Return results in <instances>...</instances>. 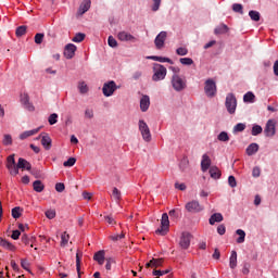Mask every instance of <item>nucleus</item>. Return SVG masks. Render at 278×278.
I'll return each instance as SVG.
<instances>
[{"label": "nucleus", "instance_id": "423d86ee", "mask_svg": "<svg viewBox=\"0 0 278 278\" xmlns=\"http://www.w3.org/2000/svg\"><path fill=\"white\" fill-rule=\"evenodd\" d=\"M185 210L190 214H199V212H203V205L199 201L192 200L186 203Z\"/></svg>", "mask_w": 278, "mask_h": 278}, {"label": "nucleus", "instance_id": "c9c22d12", "mask_svg": "<svg viewBox=\"0 0 278 278\" xmlns=\"http://www.w3.org/2000/svg\"><path fill=\"white\" fill-rule=\"evenodd\" d=\"M15 34L18 38H21V36H25V34H27V26H18Z\"/></svg>", "mask_w": 278, "mask_h": 278}, {"label": "nucleus", "instance_id": "a18cd8bd", "mask_svg": "<svg viewBox=\"0 0 278 278\" xmlns=\"http://www.w3.org/2000/svg\"><path fill=\"white\" fill-rule=\"evenodd\" d=\"M2 143L4 147H10V144H12V135H4Z\"/></svg>", "mask_w": 278, "mask_h": 278}, {"label": "nucleus", "instance_id": "412c9836", "mask_svg": "<svg viewBox=\"0 0 278 278\" xmlns=\"http://www.w3.org/2000/svg\"><path fill=\"white\" fill-rule=\"evenodd\" d=\"M229 31V26L226 24H220L214 29L215 36H222L223 34H227Z\"/></svg>", "mask_w": 278, "mask_h": 278}, {"label": "nucleus", "instance_id": "aec40b11", "mask_svg": "<svg viewBox=\"0 0 278 278\" xmlns=\"http://www.w3.org/2000/svg\"><path fill=\"white\" fill-rule=\"evenodd\" d=\"M91 3L92 2L90 0H83L80 7L78 9L79 14H86V12H88L90 10Z\"/></svg>", "mask_w": 278, "mask_h": 278}, {"label": "nucleus", "instance_id": "1a4fd4ad", "mask_svg": "<svg viewBox=\"0 0 278 278\" xmlns=\"http://www.w3.org/2000/svg\"><path fill=\"white\" fill-rule=\"evenodd\" d=\"M168 37V33L166 31H161L154 39V45L156 49H164V45L166 42V38Z\"/></svg>", "mask_w": 278, "mask_h": 278}, {"label": "nucleus", "instance_id": "6e6d98bb", "mask_svg": "<svg viewBox=\"0 0 278 278\" xmlns=\"http://www.w3.org/2000/svg\"><path fill=\"white\" fill-rule=\"evenodd\" d=\"M18 164L13 165L12 167H9L8 170L10 172V175L16 176L18 175Z\"/></svg>", "mask_w": 278, "mask_h": 278}, {"label": "nucleus", "instance_id": "3c124183", "mask_svg": "<svg viewBox=\"0 0 278 278\" xmlns=\"http://www.w3.org/2000/svg\"><path fill=\"white\" fill-rule=\"evenodd\" d=\"M245 129H247V125L242 123H239L233 127V131L236 132L244 131Z\"/></svg>", "mask_w": 278, "mask_h": 278}, {"label": "nucleus", "instance_id": "9b49d317", "mask_svg": "<svg viewBox=\"0 0 278 278\" xmlns=\"http://www.w3.org/2000/svg\"><path fill=\"white\" fill-rule=\"evenodd\" d=\"M76 51H77V46H75L74 43L66 45L64 49V55L66 60H73V58H75Z\"/></svg>", "mask_w": 278, "mask_h": 278}, {"label": "nucleus", "instance_id": "7ed1b4c3", "mask_svg": "<svg viewBox=\"0 0 278 278\" xmlns=\"http://www.w3.org/2000/svg\"><path fill=\"white\" fill-rule=\"evenodd\" d=\"M227 112L230 114H236V108H238V100L233 93H228L225 102Z\"/></svg>", "mask_w": 278, "mask_h": 278}, {"label": "nucleus", "instance_id": "6e6552de", "mask_svg": "<svg viewBox=\"0 0 278 278\" xmlns=\"http://www.w3.org/2000/svg\"><path fill=\"white\" fill-rule=\"evenodd\" d=\"M191 240H192V235L190 232H182L179 241L180 249H184L185 251L187 249H190Z\"/></svg>", "mask_w": 278, "mask_h": 278}, {"label": "nucleus", "instance_id": "69168bd1", "mask_svg": "<svg viewBox=\"0 0 278 278\" xmlns=\"http://www.w3.org/2000/svg\"><path fill=\"white\" fill-rule=\"evenodd\" d=\"M250 269H251V264L244 263V264H243V268H242L243 275H249Z\"/></svg>", "mask_w": 278, "mask_h": 278}, {"label": "nucleus", "instance_id": "0e129e2a", "mask_svg": "<svg viewBox=\"0 0 278 278\" xmlns=\"http://www.w3.org/2000/svg\"><path fill=\"white\" fill-rule=\"evenodd\" d=\"M65 186H64V182H58L56 185H55V190H56V192H64V190H65Z\"/></svg>", "mask_w": 278, "mask_h": 278}, {"label": "nucleus", "instance_id": "338daca9", "mask_svg": "<svg viewBox=\"0 0 278 278\" xmlns=\"http://www.w3.org/2000/svg\"><path fill=\"white\" fill-rule=\"evenodd\" d=\"M148 60H154V62H166L164 56H148Z\"/></svg>", "mask_w": 278, "mask_h": 278}, {"label": "nucleus", "instance_id": "a19ab883", "mask_svg": "<svg viewBox=\"0 0 278 278\" xmlns=\"http://www.w3.org/2000/svg\"><path fill=\"white\" fill-rule=\"evenodd\" d=\"M68 240H71V236L66 232H64L61 236V247H66V244H68Z\"/></svg>", "mask_w": 278, "mask_h": 278}, {"label": "nucleus", "instance_id": "37998d69", "mask_svg": "<svg viewBox=\"0 0 278 278\" xmlns=\"http://www.w3.org/2000/svg\"><path fill=\"white\" fill-rule=\"evenodd\" d=\"M217 140H219V142H229V135L225 131H222L218 135Z\"/></svg>", "mask_w": 278, "mask_h": 278}, {"label": "nucleus", "instance_id": "8fccbe9b", "mask_svg": "<svg viewBox=\"0 0 278 278\" xmlns=\"http://www.w3.org/2000/svg\"><path fill=\"white\" fill-rule=\"evenodd\" d=\"M49 125H55L58 123V113H52L48 118Z\"/></svg>", "mask_w": 278, "mask_h": 278}, {"label": "nucleus", "instance_id": "c85d7f7f", "mask_svg": "<svg viewBox=\"0 0 278 278\" xmlns=\"http://www.w3.org/2000/svg\"><path fill=\"white\" fill-rule=\"evenodd\" d=\"M188 166H190V161H188V157H184L179 164L180 170H182V173H186V170H188Z\"/></svg>", "mask_w": 278, "mask_h": 278}, {"label": "nucleus", "instance_id": "4468645a", "mask_svg": "<svg viewBox=\"0 0 278 278\" xmlns=\"http://www.w3.org/2000/svg\"><path fill=\"white\" fill-rule=\"evenodd\" d=\"M210 166H212V160L210 159V155L203 154L202 161H201V169L203 173H206V170H210Z\"/></svg>", "mask_w": 278, "mask_h": 278}, {"label": "nucleus", "instance_id": "6ab92c4d", "mask_svg": "<svg viewBox=\"0 0 278 278\" xmlns=\"http://www.w3.org/2000/svg\"><path fill=\"white\" fill-rule=\"evenodd\" d=\"M40 131V128H35L33 130H26L20 135V140H27L31 136H36Z\"/></svg>", "mask_w": 278, "mask_h": 278}, {"label": "nucleus", "instance_id": "4c0bfd02", "mask_svg": "<svg viewBox=\"0 0 278 278\" xmlns=\"http://www.w3.org/2000/svg\"><path fill=\"white\" fill-rule=\"evenodd\" d=\"M112 198L114 199V201H119L122 199V193L121 190H118V188H113Z\"/></svg>", "mask_w": 278, "mask_h": 278}, {"label": "nucleus", "instance_id": "bf43d9fd", "mask_svg": "<svg viewBox=\"0 0 278 278\" xmlns=\"http://www.w3.org/2000/svg\"><path fill=\"white\" fill-rule=\"evenodd\" d=\"M46 217L49 218V220H53V218L55 217V210L46 211Z\"/></svg>", "mask_w": 278, "mask_h": 278}, {"label": "nucleus", "instance_id": "c756f323", "mask_svg": "<svg viewBox=\"0 0 278 278\" xmlns=\"http://www.w3.org/2000/svg\"><path fill=\"white\" fill-rule=\"evenodd\" d=\"M249 16L251 21H254L255 23L260 22V18H262V15L260 14V12L253 11V10L249 12Z\"/></svg>", "mask_w": 278, "mask_h": 278}, {"label": "nucleus", "instance_id": "2f4dec72", "mask_svg": "<svg viewBox=\"0 0 278 278\" xmlns=\"http://www.w3.org/2000/svg\"><path fill=\"white\" fill-rule=\"evenodd\" d=\"M21 212H23V208H21V206H15L14 208H12L11 214L13 218L16 219V218H21V215H22Z\"/></svg>", "mask_w": 278, "mask_h": 278}, {"label": "nucleus", "instance_id": "774afa93", "mask_svg": "<svg viewBox=\"0 0 278 278\" xmlns=\"http://www.w3.org/2000/svg\"><path fill=\"white\" fill-rule=\"evenodd\" d=\"M11 238L12 240H18L21 238V230H13Z\"/></svg>", "mask_w": 278, "mask_h": 278}, {"label": "nucleus", "instance_id": "5fc2aeb1", "mask_svg": "<svg viewBox=\"0 0 278 278\" xmlns=\"http://www.w3.org/2000/svg\"><path fill=\"white\" fill-rule=\"evenodd\" d=\"M109 47H112L113 49L118 47V41H116L112 36L108 39Z\"/></svg>", "mask_w": 278, "mask_h": 278}, {"label": "nucleus", "instance_id": "473e14b6", "mask_svg": "<svg viewBox=\"0 0 278 278\" xmlns=\"http://www.w3.org/2000/svg\"><path fill=\"white\" fill-rule=\"evenodd\" d=\"M161 225H163V227H170V220L168 219L167 213L162 214Z\"/></svg>", "mask_w": 278, "mask_h": 278}, {"label": "nucleus", "instance_id": "49530a36", "mask_svg": "<svg viewBox=\"0 0 278 278\" xmlns=\"http://www.w3.org/2000/svg\"><path fill=\"white\" fill-rule=\"evenodd\" d=\"M78 90L80 92V94H86V92H88V85H86V83H79L78 85Z\"/></svg>", "mask_w": 278, "mask_h": 278}, {"label": "nucleus", "instance_id": "c03bdc74", "mask_svg": "<svg viewBox=\"0 0 278 278\" xmlns=\"http://www.w3.org/2000/svg\"><path fill=\"white\" fill-rule=\"evenodd\" d=\"M262 131H263V128L260 125H254L252 127V136H260V134H262Z\"/></svg>", "mask_w": 278, "mask_h": 278}, {"label": "nucleus", "instance_id": "680f3d73", "mask_svg": "<svg viewBox=\"0 0 278 278\" xmlns=\"http://www.w3.org/2000/svg\"><path fill=\"white\" fill-rule=\"evenodd\" d=\"M177 55H188V49L180 47L176 50Z\"/></svg>", "mask_w": 278, "mask_h": 278}, {"label": "nucleus", "instance_id": "9d476101", "mask_svg": "<svg viewBox=\"0 0 278 278\" xmlns=\"http://www.w3.org/2000/svg\"><path fill=\"white\" fill-rule=\"evenodd\" d=\"M118 40L122 42H138V38H136L134 35L123 30L117 34Z\"/></svg>", "mask_w": 278, "mask_h": 278}, {"label": "nucleus", "instance_id": "72a5a7b5", "mask_svg": "<svg viewBox=\"0 0 278 278\" xmlns=\"http://www.w3.org/2000/svg\"><path fill=\"white\" fill-rule=\"evenodd\" d=\"M3 249H7L8 251H16V247H14V244H12L11 242H9L8 240L4 239V241H2V245Z\"/></svg>", "mask_w": 278, "mask_h": 278}, {"label": "nucleus", "instance_id": "f8f14e48", "mask_svg": "<svg viewBox=\"0 0 278 278\" xmlns=\"http://www.w3.org/2000/svg\"><path fill=\"white\" fill-rule=\"evenodd\" d=\"M41 138V144L42 147L46 149V151H49L51 149V144H52V140H51V137H49V135L47 134H41L37 140H40Z\"/></svg>", "mask_w": 278, "mask_h": 278}, {"label": "nucleus", "instance_id": "a211bd4d", "mask_svg": "<svg viewBox=\"0 0 278 278\" xmlns=\"http://www.w3.org/2000/svg\"><path fill=\"white\" fill-rule=\"evenodd\" d=\"M17 168H22V169L26 168V170H31V163L23 157H20L17 162Z\"/></svg>", "mask_w": 278, "mask_h": 278}, {"label": "nucleus", "instance_id": "f704fd0d", "mask_svg": "<svg viewBox=\"0 0 278 278\" xmlns=\"http://www.w3.org/2000/svg\"><path fill=\"white\" fill-rule=\"evenodd\" d=\"M76 268H77V273H78V277H81L80 274V268H81V254L79 255V252H77L76 254Z\"/></svg>", "mask_w": 278, "mask_h": 278}, {"label": "nucleus", "instance_id": "dca6fc26", "mask_svg": "<svg viewBox=\"0 0 278 278\" xmlns=\"http://www.w3.org/2000/svg\"><path fill=\"white\" fill-rule=\"evenodd\" d=\"M164 264V258H152L146 264V268H160Z\"/></svg>", "mask_w": 278, "mask_h": 278}, {"label": "nucleus", "instance_id": "58836bf2", "mask_svg": "<svg viewBox=\"0 0 278 278\" xmlns=\"http://www.w3.org/2000/svg\"><path fill=\"white\" fill-rule=\"evenodd\" d=\"M12 166H16V161L14 160V154L9 155L7 159V168H12Z\"/></svg>", "mask_w": 278, "mask_h": 278}, {"label": "nucleus", "instance_id": "393cba45", "mask_svg": "<svg viewBox=\"0 0 278 278\" xmlns=\"http://www.w3.org/2000/svg\"><path fill=\"white\" fill-rule=\"evenodd\" d=\"M208 173L212 179H220V169H218V167L216 166L211 167Z\"/></svg>", "mask_w": 278, "mask_h": 278}, {"label": "nucleus", "instance_id": "7c9ffc66", "mask_svg": "<svg viewBox=\"0 0 278 278\" xmlns=\"http://www.w3.org/2000/svg\"><path fill=\"white\" fill-rule=\"evenodd\" d=\"M86 40V34L78 33L72 38V42H84Z\"/></svg>", "mask_w": 278, "mask_h": 278}, {"label": "nucleus", "instance_id": "b1692460", "mask_svg": "<svg viewBox=\"0 0 278 278\" xmlns=\"http://www.w3.org/2000/svg\"><path fill=\"white\" fill-rule=\"evenodd\" d=\"M229 266L230 268H236V266H238V252L232 251L230 258H229Z\"/></svg>", "mask_w": 278, "mask_h": 278}, {"label": "nucleus", "instance_id": "f257e3e1", "mask_svg": "<svg viewBox=\"0 0 278 278\" xmlns=\"http://www.w3.org/2000/svg\"><path fill=\"white\" fill-rule=\"evenodd\" d=\"M152 81H162L166 79L167 71L164 65L155 63L153 66Z\"/></svg>", "mask_w": 278, "mask_h": 278}, {"label": "nucleus", "instance_id": "79ce46f5", "mask_svg": "<svg viewBox=\"0 0 278 278\" xmlns=\"http://www.w3.org/2000/svg\"><path fill=\"white\" fill-rule=\"evenodd\" d=\"M232 10L238 14H244V7H242L240 3L232 4Z\"/></svg>", "mask_w": 278, "mask_h": 278}, {"label": "nucleus", "instance_id": "2eb2a0df", "mask_svg": "<svg viewBox=\"0 0 278 278\" xmlns=\"http://www.w3.org/2000/svg\"><path fill=\"white\" fill-rule=\"evenodd\" d=\"M151 105V99L149 96H142L140 100V110L141 112H147L149 110V106Z\"/></svg>", "mask_w": 278, "mask_h": 278}, {"label": "nucleus", "instance_id": "e433bc0d", "mask_svg": "<svg viewBox=\"0 0 278 278\" xmlns=\"http://www.w3.org/2000/svg\"><path fill=\"white\" fill-rule=\"evenodd\" d=\"M179 62L184 66H192V64H194V61L191 58H181Z\"/></svg>", "mask_w": 278, "mask_h": 278}, {"label": "nucleus", "instance_id": "09e8293b", "mask_svg": "<svg viewBox=\"0 0 278 278\" xmlns=\"http://www.w3.org/2000/svg\"><path fill=\"white\" fill-rule=\"evenodd\" d=\"M42 40H45V34L38 33L35 35L36 45H42Z\"/></svg>", "mask_w": 278, "mask_h": 278}, {"label": "nucleus", "instance_id": "052dcab7", "mask_svg": "<svg viewBox=\"0 0 278 278\" xmlns=\"http://www.w3.org/2000/svg\"><path fill=\"white\" fill-rule=\"evenodd\" d=\"M228 184H229L230 188H236V186H238V182L236 181L235 176H229L228 177Z\"/></svg>", "mask_w": 278, "mask_h": 278}, {"label": "nucleus", "instance_id": "de8ad7c7", "mask_svg": "<svg viewBox=\"0 0 278 278\" xmlns=\"http://www.w3.org/2000/svg\"><path fill=\"white\" fill-rule=\"evenodd\" d=\"M168 273H170V270H168V269H166V270L154 269L152 274L154 275V277L160 278V277H163V275H168Z\"/></svg>", "mask_w": 278, "mask_h": 278}, {"label": "nucleus", "instance_id": "f3484780", "mask_svg": "<svg viewBox=\"0 0 278 278\" xmlns=\"http://www.w3.org/2000/svg\"><path fill=\"white\" fill-rule=\"evenodd\" d=\"M93 260H94V262H98V264H100V266H103V264L105 262V251H103V250L98 251L93 255Z\"/></svg>", "mask_w": 278, "mask_h": 278}, {"label": "nucleus", "instance_id": "ddd939ff", "mask_svg": "<svg viewBox=\"0 0 278 278\" xmlns=\"http://www.w3.org/2000/svg\"><path fill=\"white\" fill-rule=\"evenodd\" d=\"M264 132H265V136H267L268 138H271V136H275L276 129H275V122L273 119H269L267 122Z\"/></svg>", "mask_w": 278, "mask_h": 278}, {"label": "nucleus", "instance_id": "864d4df0", "mask_svg": "<svg viewBox=\"0 0 278 278\" xmlns=\"http://www.w3.org/2000/svg\"><path fill=\"white\" fill-rule=\"evenodd\" d=\"M21 266H22V268H24V270H27L28 273H30L29 271V261H27V258L21 260Z\"/></svg>", "mask_w": 278, "mask_h": 278}, {"label": "nucleus", "instance_id": "e2e57ef3", "mask_svg": "<svg viewBox=\"0 0 278 278\" xmlns=\"http://www.w3.org/2000/svg\"><path fill=\"white\" fill-rule=\"evenodd\" d=\"M226 231L227 228L225 227V225L222 224L217 227V233H219V236H225Z\"/></svg>", "mask_w": 278, "mask_h": 278}, {"label": "nucleus", "instance_id": "4be33fe9", "mask_svg": "<svg viewBox=\"0 0 278 278\" xmlns=\"http://www.w3.org/2000/svg\"><path fill=\"white\" fill-rule=\"evenodd\" d=\"M210 225H216V223H223V214L220 213H214L210 219H208Z\"/></svg>", "mask_w": 278, "mask_h": 278}, {"label": "nucleus", "instance_id": "a878e982", "mask_svg": "<svg viewBox=\"0 0 278 278\" xmlns=\"http://www.w3.org/2000/svg\"><path fill=\"white\" fill-rule=\"evenodd\" d=\"M33 188L35 192H42L45 190V184L41 180H35L33 182Z\"/></svg>", "mask_w": 278, "mask_h": 278}, {"label": "nucleus", "instance_id": "13d9d810", "mask_svg": "<svg viewBox=\"0 0 278 278\" xmlns=\"http://www.w3.org/2000/svg\"><path fill=\"white\" fill-rule=\"evenodd\" d=\"M153 5H152V11L157 12L160 10V5L162 4V0H152Z\"/></svg>", "mask_w": 278, "mask_h": 278}, {"label": "nucleus", "instance_id": "bb28decb", "mask_svg": "<svg viewBox=\"0 0 278 278\" xmlns=\"http://www.w3.org/2000/svg\"><path fill=\"white\" fill-rule=\"evenodd\" d=\"M236 233L237 236H239V238L237 239V243L238 244L244 243V239L247 238V232H244V230L242 229H237Z\"/></svg>", "mask_w": 278, "mask_h": 278}, {"label": "nucleus", "instance_id": "0eeeda50", "mask_svg": "<svg viewBox=\"0 0 278 278\" xmlns=\"http://www.w3.org/2000/svg\"><path fill=\"white\" fill-rule=\"evenodd\" d=\"M116 90H118V87L116 86V83L114 80L104 83L102 87V93L104 94V97H112V94H114Z\"/></svg>", "mask_w": 278, "mask_h": 278}, {"label": "nucleus", "instance_id": "5701e85b", "mask_svg": "<svg viewBox=\"0 0 278 278\" xmlns=\"http://www.w3.org/2000/svg\"><path fill=\"white\" fill-rule=\"evenodd\" d=\"M257 151H260V144H257V143H251L248 148H247V150H245V152H247V155H255V153H257Z\"/></svg>", "mask_w": 278, "mask_h": 278}, {"label": "nucleus", "instance_id": "603ef678", "mask_svg": "<svg viewBox=\"0 0 278 278\" xmlns=\"http://www.w3.org/2000/svg\"><path fill=\"white\" fill-rule=\"evenodd\" d=\"M77 162V159L75 157H70L67 161H65L63 163V166L65 167H71V166H75V163Z\"/></svg>", "mask_w": 278, "mask_h": 278}, {"label": "nucleus", "instance_id": "4d7b16f0", "mask_svg": "<svg viewBox=\"0 0 278 278\" xmlns=\"http://www.w3.org/2000/svg\"><path fill=\"white\" fill-rule=\"evenodd\" d=\"M85 118H94V111L92 109H86L85 111Z\"/></svg>", "mask_w": 278, "mask_h": 278}, {"label": "nucleus", "instance_id": "ea45409f", "mask_svg": "<svg viewBox=\"0 0 278 278\" xmlns=\"http://www.w3.org/2000/svg\"><path fill=\"white\" fill-rule=\"evenodd\" d=\"M155 233H157L159 236H166V233H168V226H164L161 224V227L156 229Z\"/></svg>", "mask_w": 278, "mask_h": 278}, {"label": "nucleus", "instance_id": "f03ea898", "mask_svg": "<svg viewBox=\"0 0 278 278\" xmlns=\"http://www.w3.org/2000/svg\"><path fill=\"white\" fill-rule=\"evenodd\" d=\"M172 86L176 92H181V90H186V80L179 74H174L172 76Z\"/></svg>", "mask_w": 278, "mask_h": 278}, {"label": "nucleus", "instance_id": "20e7f679", "mask_svg": "<svg viewBox=\"0 0 278 278\" xmlns=\"http://www.w3.org/2000/svg\"><path fill=\"white\" fill-rule=\"evenodd\" d=\"M204 92L206 97H210L211 99L216 97L217 89H216V81H214V79L208 78L205 80Z\"/></svg>", "mask_w": 278, "mask_h": 278}, {"label": "nucleus", "instance_id": "39448f33", "mask_svg": "<svg viewBox=\"0 0 278 278\" xmlns=\"http://www.w3.org/2000/svg\"><path fill=\"white\" fill-rule=\"evenodd\" d=\"M139 131L144 142H151V129L144 119H139Z\"/></svg>", "mask_w": 278, "mask_h": 278}, {"label": "nucleus", "instance_id": "cd10ccee", "mask_svg": "<svg viewBox=\"0 0 278 278\" xmlns=\"http://www.w3.org/2000/svg\"><path fill=\"white\" fill-rule=\"evenodd\" d=\"M243 101H244V103H254L255 94L253 92H251V91L247 92L243 96Z\"/></svg>", "mask_w": 278, "mask_h": 278}]
</instances>
